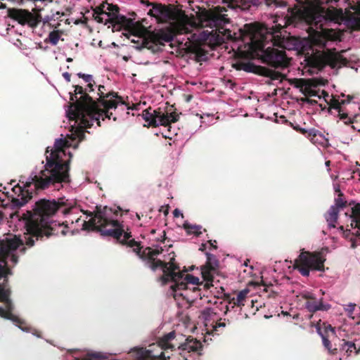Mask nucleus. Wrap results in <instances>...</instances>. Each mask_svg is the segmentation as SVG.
Instances as JSON below:
<instances>
[{"mask_svg":"<svg viewBox=\"0 0 360 360\" xmlns=\"http://www.w3.org/2000/svg\"><path fill=\"white\" fill-rule=\"evenodd\" d=\"M72 209L68 203V200L63 198L56 200L41 199L37 201L32 210L27 211V220L24 240L26 245L32 247L35 240H42L46 236L49 238L52 235H57V224L51 220V217L58 212L66 214ZM58 226L62 228L61 234H67V225L64 223L58 224Z\"/></svg>","mask_w":360,"mask_h":360,"instance_id":"1","label":"nucleus"},{"mask_svg":"<svg viewBox=\"0 0 360 360\" xmlns=\"http://www.w3.org/2000/svg\"><path fill=\"white\" fill-rule=\"evenodd\" d=\"M226 7L217 6L212 8L201 10L198 14V19L204 27H210L211 31L204 30L200 34V40L207 44L211 49L220 46L226 41H236L243 40L248 35H252L254 30L249 24L239 29V33L233 32L225 25L230 22L228 18Z\"/></svg>","mask_w":360,"mask_h":360,"instance_id":"2","label":"nucleus"},{"mask_svg":"<svg viewBox=\"0 0 360 360\" xmlns=\"http://www.w3.org/2000/svg\"><path fill=\"white\" fill-rule=\"evenodd\" d=\"M79 121V127L72 131L70 135H68V139H56L54 143V150H51L50 154L46 155L45 169L41 171L42 175H45L43 179H39L40 181L37 184L39 187H49L55 184L70 182V162L64 161L60 155L61 152L64 153L65 148H78L79 143L85 139L84 127L81 120L71 118Z\"/></svg>","mask_w":360,"mask_h":360,"instance_id":"3","label":"nucleus"},{"mask_svg":"<svg viewBox=\"0 0 360 360\" xmlns=\"http://www.w3.org/2000/svg\"><path fill=\"white\" fill-rule=\"evenodd\" d=\"M120 209L114 210L107 206H96L94 212H86L91 219L83 223L84 230L99 232L103 236L116 239L120 243L125 244L131 238V233L125 231L123 225L117 219Z\"/></svg>","mask_w":360,"mask_h":360,"instance_id":"4","label":"nucleus"},{"mask_svg":"<svg viewBox=\"0 0 360 360\" xmlns=\"http://www.w3.org/2000/svg\"><path fill=\"white\" fill-rule=\"evenodd\" d=\"M22 240L16 236L6 238L0 241V316L12 320L17 324L22 321L12 313V302L10 300L11 290L8 287V277L13 274L8 267L7 258L10 252L22 245Z\"/></svg>","mask_w":360,"mask_h":360,"instance_id":"5","label":"nucleus"},{"mask_svg":"<svg viewBox=\"0 0 360 360\" xmlns=\"http://www.w3.org/2000/svg\"><path fill=\"white\" fill-rule=\"evenodd\" d=\"M98 91L93 92L96 96H94V101L97 105V110L95 112H89L84 109H77L78 111L72 112L70 119L74 118L81 120L84 127H91L94 122H96L98 126H101L100 118L104 120L105 118L110 119L112 113L109 112V110L115 109L118 104L125 105L122 96H119L117 92H106V88L103 85L96 86Z\"/></svg>","mask_w":360,"mask_h":360,"instance_id":"6","label":"nucleus"},{"mask_svg":"<svg viewBox=\"0 0 360 360\" xmlns=\"http://www.w3.org/2000/svg\"><path fill=\"white\" fill-rule=\"evenodd\" d=\"M77 75L87 83L86 88L80 85H74V92L70 93V99L72 102L68 110V117H70L72 112L78 111L77 109H84L89 112H95L97 110V105L94 101V96L90 94L94 91L96 86L94 77L91 75L78 72Z\"/></svg>","mask_w":360,"mask_h":360,"instance_id":"7","label":"nucleus"},{"mask_svg":"<svg viewBox=\"0 0 360 360\" xmlns=\"http://www.w3.org/2000/svg\"><path fill=\"white\" fill-rule=\"evenodd\" d=\"M263 40H252L250 50L252 54L260 59L263 63L275 69H284L289 66L290 59L287 57L284 49L275 47H265Z\"/></svg>","mask_w":360,"mask_h":360,"instance_id":"8","label":"nucleus"},{"mask_svg":"<svg viewBox=\"0 0 360 360\" xmlns=\"http://www.w3.org/2000/svg\"><path fill=\"white\" fill-rule=\"evenodd\" d=\"M311 53H307L306 60L309 66L316 68L319 70H323L328 65L331 68H335L338 65H347L348 60L340 53L336 52L335 49H327L326 51H316L314 52L312 45L310 46Z\"/></svg>","mask_w":360,"mask_h":360,"instance_id":"9","label":"nucleus"},{"mask_svg":"<svg viewBox=\"0 0 360 360\" xmlns=\"http://www.w3.org/2000/svg\"><path fill=\"white\" fill-rule=\"evenodd\" d=\"M288 12L289 14L286 15L285 17L277 18V16H276V19L274 20L275 25L272 26L271 28L272 33L270 39L274 46L285 49V37H281V35H278V33L281 34L283 29L302 20L304 18V11L297 6H295L293 8H288Z\"/></svg>","mask_w":360,"mask_h":360,"instance_id":"10","label":"nucleus"},{"mask_svg":"<svg viewBox=\"0 0 360 360\" xmlns=\"http://www.w3.org/2000/svg\"><path fill=\"white\" fill-rule=\"evenodd\" d=\"M326 258L321 252L302 251L295 260L294 268L303 276H309L310 271H324Z\"/></svg>","mask_w":360,"mask_h":360,"instance_id":"11","label":"nucleus"},{"mask_svg":"<svg viewBox=\"0 0 360 360\" xmlns=\"http://www.w3.org/2000/svg\"><path fill=\"white\" fill-rule=\"evenodd\" d=\"M43 177H45V175H42V173L41 172L40 176L34 175L32 178L31 181H26L23 186H21L19 184L15 185L12 190L17 197L12 198L11 200V207L13 209L20 208L32 198L33 190H44L47 187H39L37 184L40 181L39 179H42Z\"/></svg>","mask_w":360,"mask_h":360,"instance_id":"12","label":"nucleus"},{"mask_svg":"<svg viewBox=\"0 0 360 360\" xmlns=\"http://www.w3.org/2000/svg\"><path fill=\"white\" fill-rule=\"evenodd\" d=\"M141 2L146 6H151L148 11V15L155 18L158 22H164L176 19V13L170 4L150 2L148 0H141Z\"/></svg>","mask_w":360,"mask_h":360,"instance_id":"13","label":"nucleus"},{"mask_svg":"<svg viewBox=\"0 0 360 360\" xmlns=\"http://www.w3.org/2000/svg\"><path fill=\"white\" fill-rule=\"evenodd\" d=\"M173 38V34L167 31L149 32L148 36L142 39L141 46L155 53L160 50V46H164L165 42H170Z\"/></svg>","mask_w":360,"mask_h":360,"instance_id":"14","label":"nucleus"},{"mask_svg":"<svg viewBox=\"0 0 360 360\" xmlns=\"http://www.w3.org/2000/svg\"><path fill=\"white\" fill-rule=\"evenodd\" d=\"M8 16L17 21L21 25H27L32 28L37 27L41 21V16L39 13H32L28 10L22 8H9Z\"/></svg>","mask_w":360,"mask_h":360,"instance_id":"15","label":"nucleus"},{"mask_svg":"<svg viewBox=\"0 0 360 360\" xmlns=\"http://www.w3.org/2000/svg\"><path fill=\"white\" fill-rule=\"evenodd\" d=\"M8 16L17 21L21 25H27L32 28L37 27L41 21V16L39 13H32L28 10L22 8H9Z\"/></svg>","mask_w":360,"mask_h":360,"instance_id":"16","label":"nucleus"},{"mask_svg":"<svg viewBox=\"0 0 360 360\" xmlns=\"http://www.w3.org/2000/svg\"><path fill=\"white\" fill-rule=\"evenodd\" d=\"M206 256L207 262L201 268V274L204 281H206L204 285V288L209 289L213 285V276L212 272L216 270L219 265V262L216 256L212 254L207 252Z\"/></svg>","mask_w":360,"mask_h":360,"instance_id":"17","label":"nucleus"},{"mask_svg":"<svg viewBox=\"0 0 360 360\" xmlns=\"http://www.w3.org/2000/svg\"><path fill=\"white\" fill-rule=\"evenodd\" d=\"M142 117L148 123V127H157L159 125L167 124V119L164 117V111L160 108L153 109L151 107L143 110Z\"/></svg>","mask_w":360,"mask_h":360,"instance_id":"18","label":"nucleus"},{"mask_svg":"<svg viewBox=\"0 0 360 360\" xmlns=\"http://www.w3.org/2000/svg\"><path fill=\"white\" fill-rule=\"evenodd\" d=\"M323 328H321L318 323L316 326L317 333L322 338L323 345L330 354L335 355L338 353V348H332L331 342L329 340L331 336L335 337V328L330 324L323 323Z\"/></svg>","mask_w":360,"mask_h":360,"instance_id":"19","label":"nucleus"},{"mask_svg":"<svg viewBox=\"0 0 360 360\" xmlns=\"http://www.w3.org/2000/svg\"><path fill=\"white\" fill-rule=\"evenodd\" d=\"M303 298L307 301L305 307L310 312H316L317 311H327L330 309L329 304H324L323 299L317 300L314 295L311 293L307 292L303 295Z\"/></svg>","mask_w":360,"mask_h":360,"instance_id":"20","label":"nucleus"},{"mask_svg":"<svg viewBox=\"0 0 360 360\" xmlns=\"http://www.w3.org/2000/svg\"><path fill=\"white\" fill-rule=\"evenodd\" d=\"M174 261V258L171 259L169 265L167 266L168 270L163 272V275L160 278L163 284L167 283L169 281H176V277L183 278L184 276L180 271L179 265Z\"/></svg>","mask_w":360,"mask_h":360,"instance_id":"21","label":"nucleus"},{"mask_svg":"<svg viewBox=\"0 0 360 360\" xmlns=\"http://www.w3.org/2000/svg\"><path fill=\"white\" fill-rule=\"evenodd\" d=\"M105 11L111 17L112 20H114V27L118 30L122 22H129L127 18L124 15L119 14L120 8L117 5L110 4L105 3Z\"/></svg>","mask_w":360,"mask_h":360,"instance_id":"22","label":"nucleus"},{"mask_svg":"<svg viewBox=\"0 0 360 360\" xmlns=\"http://www.w3.org/2000/svg\"><path fill=\"white\" fill-rule=\"evenodd\" d=\"M129 22H122L118 30L123 29L135 36L140 37L146 32L145 27L139 21L134 22L131 18H127Z\"/></svg>","mask_w":360,"mask_h":360,"instance_id":"23","label":"nucleus"},{"mask_svg":"<svg viewBox=\"0 0 360 360\" xmlns=\"http://www.w3.org/2000/svg\"><path fill=\"white\" fill-rule=\"evenodd\" d=\"M105 8V5L104 4L96 7L94 10V18L98 22L104 23L105 25L110 23L114 27V20H112L111 19L112 18L106 13Z\"/></svg>","mask_w":360,"mask_h":360,"instance_id":"24","label":"nucleus"},{"mask_svg":"<svg viewBox=\"0 0 360 360\" xmlns=\"http://www.w3.org/2000/svg\"><path fill=\"white\" fill-rule=\"evenodd\" d=\"M162 251V248L153 249L150 247L145 248L142 252L140 251V248H135L134 252L143 260L155 259V257L159 255Z\"/></svg>","mask_w":360,"mask_h":360,"instance_id":"25","label":"nucleus"},{"mask_svg":"<svg viewBox=\"0 0 360 360\" xmlns=\"http://www.w3.org/2000/svg\"><path fill=\"white\" fill-rule=\"evenodd\" d=\"M257 74L262 76L269 77L272 80L282 81L285 78V76L281 72L262 66H259Z\"/></svg>","mask_w":360,"mask_h":360,"instance_id":"26","label":"nucleus"},{"mask_svg":"<svg viewBox=\"0 0 360 360\" xmlns=\"http://www.w3.org/2000/svg\"><path fill=\"white\" fill-rule=\"evenodd\" d=\"M258 0H231L226 2L229 8H240L241 10H248L251 5H256Z\"/></svg>","mask_w":360,"mask_h":360,"instance_id":"27","label":"nucleus"},{"mask_svg":"<svg viewBox=\"0 0 360 360\" xmlns=\"http://www.w3.org/2000/svg\"><path fill=\"white\" fill-rule=\"evenodd\" d=\"M233 67L237 70H244L248 72H254L257 74L259 66L255 65L251 62L237 61L233 65Z\"/></svg>","mask_w":360,"mask_h":360,"instance_id":"28","label":"nucleus"},{"mask_svg":"<svg viewBox=\"0 0 360 360\" xmlns=\"http://www.w3.org/2000/svg\"><path fill=\"white\" fill-rule=\"evenodd\" d=\"M340 210L337 209V206H331L326 212L325 217L328 224V226L335 228L336 222L338 219V214Z\"/></svg>","mask_w":360,"mask_h":360,"instance_id":"29","label":"nucleus"},{"mask_svg":"<svg viewBox=\"0 0 360 360\" xmlns=\"http://www.w3.org/2000/svg\"><path fill=\"white\" fill-rule=\"evenodd\" d=\"M145 265L150 268L153 271H155L158 268H161L162 269L163 272H166L168 269L167 266L169 264V263H167L165 262H163L160 259H150V260H145Z\"/></svg>","mask_w":360,"mask_h":360,"instance_id":"30","label":"nucleus"},{"mask_svg":"<svg viewBox=\"0 0 360 360\" xmlns=\"http://www.w3.org/2000/svg\"><path fill=\"white\" fill-rule=\"evenodd\" d=\"M63 34V30H53L49 33L48 37L45 39L44 42L50 43L51 44L56 46L58 43Z\"/></svg>","mask_w":360,"mask_h":360,"instance_id":"31","label":"nucleus"},{"mask_svg":"<svg viewBox=\"0 0 360 360\" xmlns=\"http://www.w3.org/2000/svg\"><path fill=\"white\" fill-rule=\"evenodd\" d=\"M174 338L175 333L174 331L168 333L160 339L159 344L164 349L173 348L174 347L169 343V341L174 339Z\"/></svg>","mask_w":360,"mask_h":360,"instance_id":"32","label":"nucleus"},{"mask_svg":"<svg viewBox=\"0 0 360 360\" xmlns=\"http://www.w3.org/2000/svg\"><path fill=\"white\" fill-rule=\"evenodd\" d=\"M202 347V344L197 340H188L187 342L184 345V349L188 350V352H198Z\"/></svg>","mask_w":360,"mask_h":360,"instance_id":"33","label":"nucleus"},{"mask_svg":"<svg viewBox=\"0 0 360 360\" xmlns=\"http://www.w3.org/2000/svg\"><path fill=\"white\" fill-rule=\"evenodd\" d=\"M352 98L353 97L349 95L347 96V103H349ZM345 103H346V101H345V100L340 101L338 99H336L335 98L333 97L330 99V101L329 103L330 108L335 109L338 111V112H339L340 111H342V105L345 104Z\"/></svg>","mask_w":360,"mask_h":360,"instance_id":"34","label":"nucleus"},{"mask_svg":"<svg viewBox=\"0 0 360 360\" xmlns=\"http://www.w3.org/2000/svg\"><path fill=\"white\" fill-rule=\"evenodd\" d=\"M184 228L186 231L188 235L193 234L196 236H199L202 233V226L199 225H192L188 223H184Z\"/></svg>","mask_w":360,"mask_h":360,"instance_id":"35","label":"nucleus"},{"mask_svg":"<svg viewBox=\"0 0 360 360\" xmlns=\"http://www.w3.org/2000/svg\"><path fill=\"white\" fill-rule=\"evenodd\" d=\"M318 86L317 82L314 79H311L308 85L305 87V89L303 90V94L305 96H317V91L313 89L314 87H316Z\"/></svg>","mask_w":360,"mask_h":360,"instance_id":"36","label":"nucleus"},{"mask_svg":"<svg viewBox=\"0 0 360 360\" xmlns=\"http://www.w3.org/2000/svg\"><path fill=\"white\" fill-rule=\"evenodd\" d=\"M181 278L176 277V281H174V283L171 285V289L176 292L179 290H186L188 291L189 289V286L188 283L186 282V281H183L181 282H179L178 280L181 279Z\"/></svg>","mask_w":360,"mask_h":360,"instance_id":"37","label":"nucleus"},{"mask_svg":"<svg viewBox=\"0 0 360 360\" xmlns=\"http://www.w3.org/2000/svg\"><path fill=\"white\" fill-rule=\"evenodd\" d=\"M338 117L340 118V120H342L345 124H353L356 122H357L358 115L354 116V117H349L348 116V114L347 112H343V110L342 111H340L338 114Z\"/></svg>","mask_w":360,"mask_h":360,"instance_id":"38","label":"nucleus"},{"mask_svg":"<svg viewBox=\"0 0 360 360\" xmlns=\"http://www.w3.org/2000/svg\"><path fill=\"white\" fill-rule=\"evenodd\" d=\"M193 52L198 61H204L207 59V51H205L201 47H195Z\"/></svg>","mask_w":360,"mask_h":360,"instance_id":"39","label":"nucleus"},{"mask_svg":"<svg viewBox=\"0 0 360 360\" xmlns=\"http://www.w3.org/2000/svg\"><path fill=\"white\" fill-rule=\"evenodd\" d=\"M247 293H248V292L245 290L239 292L238 293L236 297H233L231 302H233V304L234 305H236L238 307L241 306V305H244V304L243 302L246 297Z\"/></svg>","mask_w":360,"mask_h":360,"instance_id":"40","label":"nucleus"},{"mask_svg":"<svg viewBox=\"0 0 360 360\" xmlns=\"http://www.w3.org/2000/svg\"><path fill=\"white\" fill-rule=\"evenodd\" d=\"M164 117H166V119H167V123L161 124L162 126L167 127L169 126L171 123H174L178 121L179 120V115L176 112H164Z\"/></svg>","mask_w":360,"mask_h":360,"instance_id":"41","label":"nucleus"},{"mask_svg":"<svg viewBox=\"0 0 360 360\" xmlns=\"http://www.w3.org/2000/svg\"><path fill=\"white\" fill-rule=\"evenodd\" d=\"M347 205V202L344 199V194L342 192L338 195V198L335 199V205L333 206H337V209L340 210L341 208L346 207Z\"/></svg>","mask_w":360,"mask_h":360,"instance_id":"42","label":"nucleus"},{"mask_svg":"<svg viewBox=\"0 0 360 360\" xmlns=\"http://www.w3.org/2000/svg\"><path fill=\"white\" fill-rule=\"evenodd\" d=\"M184 281L188 283V285H203L205 283L203 282L200 283L199 278L198 277H195L191 274H186L184 278Z\"/></svg>","mask_w":360,"mask_h":360,"instance_id":"43","label":"nucleus"},{"mask_svg":"<svg viewBox=\"0 0 360 360\" xmlns=\"http://www.w3.org/2000/svg\"><path fill=\"white\" fill-rule=\"evenodd\" d=\"M294 80L295 86L297 88H300V91L303 92V90L305 89V87L308 85L311 79L300 78L295 79Z\"/></svg>","mask_w":360,"mask_h":360,"instance_id":"44","label":"nucleus"},{"mask_svg":"<svg viewBox=\"0 0 360 360\" xmlns=\"http://www.w3.org/2000/svg\"><path fill=\"white\" fill-rule=\"evenodd\" d=\"M266 4L268 6H275L276 7H286L287 3L283 0H265Z\"/></svg>","mask_w":360,"mask_h":360,"instance_id":"45","label":"nucleus"},{"mask_svg":"<svg viewBox=\"0 0 360 360\" xmlns=\"http://www.w3.org/2000/svg\"><path fill=\"white\" fill-rule=\"evenodd\" d=\"M102 358L100 352L88 353L84 358H76L75 360H94Z\"/></svg>","mask_w":360,"mask_h":360,"instance_id":"46","label":"nucleus"},{"mask_svg":"<svg viewBox=\"0 0 360 360\" xmlns=\"http://www.w3.org/2000/svg\"><path fill=\"white\" fill-rule=\"evenodd\" d=\"M124 245L130 248H134V250L135 248H140V251H141L142 247L141 246L140 243L136 241L134 239H130L127 240Z\"/></svg>","mask_w":360,"mask_h":360,"instance_id":"47","label":"nucleus"},{"mask_svg":"<svg viewBox=\"0 0 360 360\" xmlns=\"http://www.w3.org/2000/svg\"><path fill=\"white\" fill-rule=\"evenodd\" d=\"M318 133V131L315 129H310L309 130H307V134L305 135L307 137L311 139V141H313L314 137L316 136V134Z\"/></svg>","mask_w":360,"mask_h":360,"instance_id":"48","label":"nucleus"},{"mask_svg":"<svg viewBox=\"0 0 360 360\" xmlns=\"http://www.w3.org/2000/svg\"><path fill=\"white\" fill-rule=\"evenodd\" d=\"M199 286L200 285H197V286L193 285V287L189 286L188 290H191L193 293L196 294L195 298H197L198 297H201V293L200 292L201 289L200 288Z\"/></svg>","mask_w":360,"mask_h":360,"instance_id":"49","label":"nucleus"},{"mask_svg":"<svg viewBox=\"0 0 360 360\" xmlns=\"http://www.w3.org/2000/svg\"><path fill=\"white\" fill-rule=\"evenodd\" d=\"M356 345L354 342H349V346L347 347V355L350 356L354 350H356Z\"/></svg>","mask_w":360,"mask_h":360,"instance_id":"50","label":"nucleus"},{"mask_svg":"<svg viewBox=\"0 0 360 360\" xmlns=\"http://www.w3.org/2000/svg\"><path fill=\"white\" fill-rule=\"evenodd\" d=\"M313 44L322 48L326 46V41L323 39H314Z\"/></svg>","mask_w":360,"mask_h":360,"instance_id":"51","label":"nucleus"},{"mask_svg":"<svg viewBox=\"0 0 360 360\" xmlns=\"http://www.w3.org/2000/svg\"><path fill=\"white\" fill-rule=\"evenodd\" d=\"M226 326V323L222 321L221 319H219L216 324L213 326L214 330H217L219 328H224Z\"/></svg>","mask_w":360,"mask_h":360,"instance_id":"52","label":"nucleus"},{"mask_svg":"<svg viewBox=\"0 0 360 360\" xmlns=\"http://www.w3.org/2000/svg\"><path fill=\"white\" fill-rule=\"evenodd\" d=\"M342 343L340 345V350L345 351L347 354V347L349 346V341H345V340H342Z\"/></svg>","mask_w":360,"mask_h":360,"instance_id":"53","label":"nucleus"},{"mask_svg":"<svg viewBox=\"0 0 360 360\" xmlns=\"http://www.w3.org/2000/svg\"><path fill=\"white\" fill-rule=\"evenodd\" d=\"M294 129L304 135L307 134V129H305L301 128L299 126L295 127Z\"/></svg>","mask_w":360,"mask_h":360,"instance_id":"54","label":"nucleus"},{"mask_svg":"<svg viewBox=\"0 0 360 360\" xmlns=\"http://www.w3.org/2000/svg\"><path fill=\"white\" fill-rule=\"evenodd\" d=\"M63 77L65 78V79L68 82H70L71 75H70L69 72H65L63 73Z\"/></svg>","mask_w":360,"mask_h":360,"instance_id":"55","label":"nucleus"},{"mask_svg":"<svg viewBox=\"0 0 360 360\" xmlns=\"http://www.w3.org/2000/svg\"><path fill=\"white\" fill-rule=\"evenodd\" d=\"M11 261L13 263V264H16L18 261V256H16L14 254H12L11 256Z\"/></svg>","mask_w":360,"mask_h":360,"instance_id":"56","label":"nucleus"},{"mask_svg":"<svg viewBox=\"0 0 360 360\" xmlns=\"http://www.w3.org/2000/svg\"><path fill=\"white\" fill-rule=\"evenodd\" d=\"M173 214L174 217H179L180 215L183 216L181 211L178 209H175L173 212Z\"/></svg>","mask_w":360,"mask_h":360,"instance_id":"57","label":"nucleus"},{"mask_svg":"<svg viewBox=\"0 0 360 360\" xmlns=\"http://www.w3.org/2000/svg\"><path fill=\"white\" fill-rule=\"evenodd\" d=\"M302 101H303L304 102H306V103H309V104L316 103V101L312 100V99H310V98H305L302 99Z\"/></svg>","mask_w":360,"mask_h":360,"instance_id":"58","label":"nucleus"},{"mask_svg":"<svg viewBox=\"0 0 360 360\" xmlns=\"http://www.w3.org/2000/svg\"><path fill=\"white\" fill-rule=\"evenodd\" d=\"M356 307V304H350L348 305V309L347 310L349 311V312H352L354 310V308Z\"/></svg>","mask_w":360,"mask_h":360,"instance_id":"59","label":"nucleus"},{"mask_svg":"<svg viewBox=\"0 0 360 360\" xmlns=\"http://www.w3.org/2000/svg\"><path fill=\"white\" fill-rule=\"evenodd\" d=\"M208 243L210 244V245L214 248V249H217V246L216 245H214V243H217V241L216 240H208Z\"/></svg>","mask_w":360,"mask_h":360,"instance_id":"60","label":"nucleus"},{"mask_svg":"<svg viewBox=\"0 0 360 360\" xmlns=\"http://www.w3.org/2000/svg\"><path fill=\"white\" fill-rule=\"evenodd\" d=\"M160 360H166L165 353L163 352H161L160 354L158 357Z\"/></svg>","mask_w":360,"mask_h":360,"instance_id":"61","label":"nucleus"},{"mask_svg":"<svg viewBox=\"0 0 360 360\" xmlns=\"http://www.w3.org/2000/svg\"><path fill=\"white\" fill-rule=\"evenodd\" d=\"M334 189H335V191L336 193H338V194L340 193V192H341L340 188V186L338 184L335 185Z\"/></svg>","mask_w":360,"mask_h":360,"instance_id":"62","label":"nucleus"},{"mask_svg":"<svg viewBox=\"0 0 360 360\" xmlns=\"http://www.w3.org/2000/svg\"><path fill=\"white\" fill-rule=\"evenodd\" d=\"M6 4L1 2V0H0V8H5Z\"/></svg>","mask_w":360,"mask_h":360,"instance_id":"63","label":"nucleus"},{"mask_svg":"<svg viewBox=\"0 0 360 360\" xmlns=\"http://www.w3.org/2000/svg\"><path fill=\"white\" fill-rule=\"evenodd\" d=\"M205 244H202L201 247L200 248L199 250H201V251H203L205 250Z\"/></svg>","mask_w":360,"mask_h":360,"instance_id":"64","label":"nucleus"}]
</instances>
